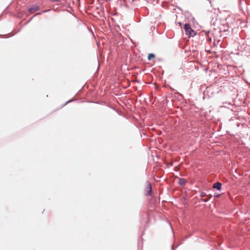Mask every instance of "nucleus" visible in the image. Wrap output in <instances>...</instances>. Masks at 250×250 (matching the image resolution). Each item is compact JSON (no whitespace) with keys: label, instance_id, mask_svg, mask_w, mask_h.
<instances>
[{"label":"nucleus","instance_id":"f03ea898","mask_svg":"<svg viewBox=\"0 0 250 250\" xmlns=\"http://www.w3.org/2000/svg\"><path fill=\"white\" fill-rule=\"evenodd\" d=\"M151 192V185L150 183L147 182L146 184L145 193L146 195H150Z\"/></svg>","mask_w":250,"mask_h":250},{"label":"nucleus","instance_id":"7ed1b4c3","mask_svg":"<svg viewBox=\"0 0 250 250\" xmlns=\"http://www.w3.org/2000/svg\"><path fill=\"white\" fill-rule=\"evenodd\" d=\"M40 9V7L39 6H37V5H34V6H32V7H31L29 9V11L30 12V13H34L36 11H37L38 10H39Z\"/></svg>","mask_w":250,"mask_h":250},{"label":"nucleus","instance_id":"20e7f679","mask_svg":"<svg viewBox=\"0 0 250 250\" xmlns=\"http://www.w3.org/2000/svg\"><path fill=\"white\" fill-rule=\"evenodd\" d=\"M221 186H222V184L221 183L217 182V183L214 184V185L213 186V188H216L218 190H220L221 188Z\"/></svg>","mask_w":250,"mask_h":250},{"label":"nucleus","instance_id":"f257e3e1","mask_svg":"<svg viewBox=\"0 0 250 250\" xmlns=\"http://www.w3.org/2000/svg\"><path fill=\"white\" fill-rule=\"evenodd\" d=\"M184 28L187 35L189 36H193L195 34L194 31L191 28L189 24H185Z\"/></svg>","mask_w":250,"mask_h":250},{"label":"nucleus","instance_id":"9b49d317","mask_svg":"<svg viewBox=\"0 0 250 250\" xmlns=\"http://www.w3.org/2000/svg\"><path fill=\"white\" fill-rule=\"evenodd\" d=\"M41 14L40 13H38L37 14V15H39V14Z\"/></svg>","mask_w":250,"mask_h":250},{"label":"nucleus","instance_id":"423d86ee","mask_svg":"<svg viewBox=\"0 0 250 250\" xmlns=\"http://www.w3.org/2000/svg\"><path fill=\"white\" fill-rule=\"evenodd\" d=\"M155 58V55L153 54L150 53L148 55L147 59L150 60Z\"/></svg>","mask_w":250,"mask_h":250},{"label":"nucleus","instance_id":"39448f33","mask_svg":"<svg viewBox=\"0 0 250 250\" xmlns=\"http://www.w3.org/2000/svg\"><path fill=\"white\" fill-rule=\"evenodd\" d=\"M186 183V180L184 179L180 178L179 179V184L180 185H184Z\"/></svg>","mask_w":250,"mask_h":250},{"label":"nucleus","instance_id":"0eeeda50","mask_svg":"<svg viewBox=\"0 0 250 250\" xmlns=\"http://www.w3.org/2000/svg\"><path fill=\"white\" fill-rule=\"evenodd\" d=\"M206 196V193H205V192H202L201 193V194H200V196H201V197H204V196Z\"/></svg>","mask_w":250,"mask_h":250},{"label":"nucleus","instance_id":"6e6552de","mask_svg":"<svg viewBox=\"0 0 250 250\" xmlns=\"http://www.w3.org/2000/svg\"><path fill=\"white\" fill-rule=\"evenodd\" d=\"M203 201L204 202H206L208 201V199H203Z\"/></svg>","mask_w":250,"mask_h":250},{"label":"nucleus","instance_id":"1a4fd4ad","mask_svg":"<svg viewBox=\"0 0 250 250\" xmlns=\"http://www.w3.org/2000/svg\"><path fill=\"white\" fill-rule=\"evenodd\" d=\"M52 0L53 1H59L61 0Z\"/></svg>","mask_w":250,"mask_h":250},{"label":"nucleus","instance_id":"9d476101","mask_svg":"<svg viewBox=\"0 0 250 250\" xmlns=\"http://www.w3.org/2000/svg\"><path fill=\"white\" fill-rule=\"evenodd\" d=\"M208 196H209V198H211L212 195H209Z\"/></svg>","mask_w":250,"mask_h":250}]
</instances>
